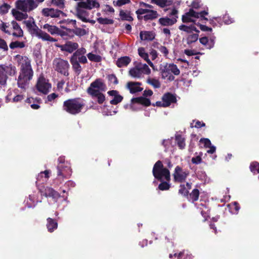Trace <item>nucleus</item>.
I'll return each instance as SVG.
<instances>
[{"label":"nucleus","instance_id":"39448f33","mask_svg":"<svg viewBox=\"0 0 259 259\" xmlns=\"http://www.w3.org/2000/svg\"><path fill=\"white\" fill-rule=\"evenodd\" d=\"M16 73V68L12 64L0 65V85L5 87L8 78V76H14Z\"/></svg>","mask_w":259,"mask_h":259},{"label":"nucleus","instance_id":"412c9836","mask_svg":"<svg viewBox=\"0 0 259 259\" xmlns=\"http://www.w3.org/2000/svg\"><path fill=\"white\" fill-rule=\"evenodd\" d=\"M132 103H137L145 107H148L151 105V103L149 99L141 96L133 98L131 100Z\"/></svg>","mask_w":259,"mask_h":259},{"label":"nucleus","instance_id":"ddd939ff","mask_svg":"<svg viewBox=\"0 0 259 259\" xmlns=\"http://www.w3.org/2000/svg\"><path fill=\"white\" fill-rule=\"evenodd\" d=\"M78 46L79 45L77 42L67 41L65 44L59 45L58 47L62 51L72 53L78 49Z\"/></svg>","mask_w":259,"mask_h":259},{"label":"nucleus","instance_id":"603ef678","mask_svg":"<svg viewBox=\"0 0 259 259\" xmlns=\"http://www.w3.org/2000/svg\"><path fill=\"white\" fill-rule=\"evenodd\" d=\"M162 78L163 79L166 78V77L171 74L170 70H169V67L168 65H166L163 69H161V71Z\"/></svg>","mask_w":259,"mask_h":259},{"label":"nucleus","instance_id":"cd10ccee","mask_svg":"<svg viewBox=\"0 0 259 259\" xmlns=\"http://www.w3.org/2000/svg\"><path fill=\"white\" fill-rule=\"evenodd\" d=\"M47 227L49 232L52 233L57 229L58 223L56 220L51 218L47 219Z\"/></svg>","mask_w":259,"mask_h":259},{"label":"nucleus","instance_id":"20e7f679","mask_svg":"<svg viewBox=\"0 0 259 259\" xmlns=\"http://www.w3.org/2000/svg\"><path fill=\"white\" fill-rule=\"evenodd\" d=\"M25 22L29 32L31 34L35 35L38 38H41L45 41H49L51 42H56L57 41L56 38L50 36V35L47 33L40 29L34 24V22H33V24L29 21H25Z\"/></svg>","mask_w":259,"mask_h":259},{"label":"nucleus","instance_id":"ea45409f","mask_svg":"<svg viewBox=\"0 0 259 259\" xmlns=\"http://www.w3.org/2000/svg\"><path fill=\"white\" fill-rule=\"evenodd\" d=\"M76 51L71 56V58H75L77 59L78 57H80L81 56H84V55L86 53V50L84 48H81L80 49H77L75 50Z\"/></svg>","mask_w":259,"mask_h":259},{"label":"nucleus","instance_id":"c756f323","mask_svg":"<svg viewBox=\"0 0 259 259\" xmlns=\"http://www.w3.org/2000/svg\"><path fill=\"white\" fill-rule=\"evenodd\" d=\"M138 54L139 56L144 59V60H145L151 67H154L153 63L149 59L148 54L145 52L144 48H139L138 49Z\"/></svg>","mask_w":259,"mask_h":259},{"label":"nucleus","instance_id":"4c0bfd02","mask_svg":"<svg viewBox=\"0 0 259 259\" xmlns=\"http://www.w3.org/2000/svg\"><path fill=\"white\" fill-rule=\"evenodd\" d=\"M119 16L122 20L132 21L133 20V17L131 16L130 13H126L123 10H120L119 12Z\"/></svg>","mask_w":259,"mask_h":259},{"label":"nucleus","instance_id":"a18cd8bd","mask_svg":"<svg viewBox=\"0 0 259 259\" xmlns=\"http://www.w3.org/2000/svg\"><path fill=\"white\" fill-rule=\"evenodd\" d=\"M138 65L140 67L139 68L141 70L142 74L144 73L148 75L150 74L151 70L147 64L139 63Z\"/></svg>","mask_w":259,"mask_h":259},{"label":"nucleus","instance_id":"4be33fe9","mask_svg":"<svg viewBox=\"0 0 259 259\" xmlns=\"http://www.w3.org/2000/svg\"><path fill=\"white\" fill-rule=\"evenodd\" d=\"M11 24L13 30L15 31L12 33L13 36L17 37H21L23 36V31L20 27L18 23L13 20L11 22Z\"/></svg>","mask_w":259,"mask_h":259},{"label":"nucleus","instance_id":"5701e85b","mask_svg":"<svg viewBox=\"0 0 259 259\" xmlns=\"http://www.w3.org/2000/svg\"><path fill=\"white\" fill-rule=\"evenodd\" d=\"M50 170H46L44 171H41L38 174L36 177V184L37 185L39 182L44 183L47 181L50 177Z\"/></svg>","mask_w":259,"mask_h":259},{"label":"nucleus","instance_id":"09e8293b","mask_svg":"<svg viewBox=\"0 0 259 259\" xmlns=\"http://www.w3.org/2000/svg\"><path fill=\"white\" fill-rule=\"evenodd\" d=\"M51 4L58 8L63 9L65 8L64 0H51Z\"/></svg>","mask_w":259,"mask_h":259},{"label":"nucleus","instance_id":"c85d7f7f","mask_svg":"<svg viewBox=\"0 0 259 259\" xmlns=\"http://www.w3.org/2000/svg\"><path fill=\"white\" fill-rule=\"evenodd\" d=\"M89 13L85 10L76 8V16L77 17L84 22L89 21V19H87L89 16Z\"/></svg>","mask_w":259,"mask_h":259},{"label":"nucleus","instance_id":"f03ea898","mask_svg":"<svg viewBox=\"0 0 259 259\" xmlns=\"http://www.w3.org/2000/svg\"><path fill=\"white\" fill-rule=\"evenodd\" d=\"M152 174L154 178L161 182L158 185V189L161 191L168 190L170 188L169 182L170 180L169 170L164 167L160 160L157 161L154 165Z\"/></svg>","mask_w":259,"mask_h":259},{"label":"nucleus","instance_id":"e433bc0d","mask_svg":"<svg viewBox=\"0 0 259 259\" xmlns=\"http://www.w3.org/2000/svg\"><path fill=\"white\" fill-rule=\"evenodd\" d=\"M175 140L177 141L178 147L181 149H183L185 147V139L180 135H177L175 137Z\"/></svg>","mask_w":259,"mask_h":259},{"label":"nucleus","instance_id":"e2e57ef3","mask_svg":"<svg viewBox=\"0 0 259 259\" xmlns=\"http://www.w3.org/2000/svg\"><path fill=\"white\" fill-rule=\"evenodd\" d=\"M202 153H200L199 155L194 157L192 158L191 161L193 164H198L201 162L202 158H201Z\"/></svg>","mask_w":259,"mask_h":259},{"label":"nucleus","instance_id":"9d476101","mask_svg":"<svg viewBox=\"0 0 259 259\" xmlns=\"http://www.w3.org/2000/svg\"><path fill=\"white\" fill-rule=\"evenodd\" d=\"M36 87L39 92L44 94H47L49 89L51 88V84L49 83L48 80H47L43 76H41L38 79Z\"/></svg>","mask_w":259,"mask_h":259},{"label":"nucleus","instance_id":"393cba45","mask_svg":"<svg viewBox=\"0 0 259 259\" xmlns=\"http://www.w3.org/2000/svg\"><path fill=\"white\" fill-rule=\"evenodd\" d=\"M176 18H169L167 17L160 18L158 20V23L161 26H171L177 22Z\"/></svg>","mask_w":259,"mask_h":259},{"label":"nucleus","instance_id":"58836bf2","mask_svg":"<svg viewBox=\"0 0 259 259\" xmlns=\"http://www.w3.org/2000/svg\"><path fill=\"white\" fill-rule=\"evenodd\" d=\"M199 35L197 33H193L189 35L187 38V44L189 45L192 44L193 42H196L198 39Z\"/></svg>","mask_w":259,"mask_h":259},{"label":"nucleus","instance_id":"680f3d73","mask_svg":"<svg viewBox=\"0 0 259 259\" xmlns=\"http://www.w3.org/2000/svg\"><path fill=\"white\" fill-rule=\"evenodd\" d=\"M10 6L7 4H4L0 7V14H5L8 13Z\"/></svg>","mask_w":259,"mask_h":259},{"label":"nucleus","instance_id":"bb28decb","mask_svg":"<svg viewBox=\"0 0 259 259\" xmlns=\"http://www.w3.org/2000/svg\"><path fill=\"white\" fill-rule=\"evenodd\" d=\"M131 59L128 56H123L119 58L116 64L119 68L126 67L131 62Z\"/></svg>","mask_w":259,"mask_h":259},{"label":"nucleus","instance_id":"49530a36","mask_svg":"<svg viewBox=\"0 0 259 259\" xmlns=\"http://www.w3.org/2000/svg\"><path fill=\"white\" fill-rule=\"evenodd\" d=\"M26 103L30 104V107L33 109H38L40 108V106L35 103L34 98H28L25 100Z\"/></svg>","mask_w":259,"mask_h":259},{"label":"nucleus","instance_id":"79ce46f5","mask_svg":"<svg viewBox=\"0 0 259 259\" xmlns=\"http://www.w3.org/2000/svg\"><path fill=\"white\" fill-rule=\"evenodd\" d=\"M249 169L250 171L254 174L259 173V163L257 161L251 162Z\"/></svg>","mask_w":259,"mask_h":259},{"label":"nucleus","instance_id":"7c9ffc66","mask_svg":"<svg viewBox=\"0 0 259 259\" xmlns=\"http://www.w3.org/2000/svg\"><path fill=\"white\" fill-rule=\"evenodd\" d=\"M70 62L72 65V69L78 74H80L82 70V68L78 61V60L75 58H70Z\"/></svg>","mask_w":259,"mask_h":259},{"label":"nucleus","instance_id":"338daca9","mask_svg":"<svg viewBox=\"0 0 259 259\" xmlns=\"http://www.w3.org/2000/svg\"><path fill=\"white\" fill-rule=\"evenodd\" d=\"M223 20L226 24H230L234 22L233 19L231 18L228 14L224 15Z\"/></svg>","mask_w":259,"mask_h":259},{"label":"nucleus","instance_id":"7ed1b4c3","mask_svg":"<svg viewBox=\"0 0 259 259\" xmlns=\"http://www.w3.org/2000/svg\"><path fill=\"white\" fill-rule=\"evenodd\" d=\"M85 106V100L81 98L69 99L64 101L63 109L71 115H76L81 112Z\"/></svg>","mask_w":259,"mask_h":259},{"label":"nucleus","instance_id":"3c124183","mask_svg":"<svg viewBox=\"0 0 259 259\" xmlns=\"http://www.w3.org/2000/svg\"><path fill=\"white\" fill-rule=\"evenodd\" d=\"M107 78L110 84L112 83L114 85H116L118 83V79L114 74L108 75Z\"/></svg>","mask_w":259,"mask_h":259},{"label":"nucleus","instance_id":"c9c22d12","mask_svg":"<svg viewBox=\"0 0 259 259\" xmlns=\"http://www.w3.org/2000/svg\"><path fill=\"white\" fill-rule=\"evenodd\" d=\"M199 194L200 192L199 190L194 189L190 193H189L188 197L190 198V200H191L192 202H194L198 200Z\"/></svg>","mask_w":259,"mask_h":259},{"label":"nucleus","instance_id":"6e6552de","mask_svg":"<svg viewBox=\"0 0 259 259\" xmlns=\"http://www.w3.org/2000/svg\"><path fill=\"white\" fill-rule=\"evenodd\" d=\"M172 175L175 183H181L185 182L187 177L189 175V172L188 170L184 171L181 166L178 165L175 167Z\"/></svg>","mask_w":259,"mask_h":259},{"label":"nucleus","instance_id":"aec40b11","mask_svg":"<svg viewBox=\"0 0 259 259\" xmlns=\"http://www.w3.org/2000/svg\"><path fill=\"white\" fill-rule=\"evenodd\" d=\"M162 101L163 102L165 106L168 107L171 103H175L177 102V99L175 95L170 93H165L162 97Z\"/></svg>","mask_w":259,"mask_h":259},{"label":"nucleus","instance_id":"b1692460","mask_svg":"<svg viewBox=\"0 0 259 259\" xmlns=\"http://www.w3.org/2000/svg\"><path fill=\"white\" fill-rule=\"evenodd\" d=\"M74 27V29H68V33L71 34H69L70 37H73L74 34L79 37L83 36L87 34L85 29L77 27L76 26Z\"/></svg>","mask_w":259,"mask_h":259},{"label":"nucleus","instance_id":"dca6fc26","mask_svg":"<svg viewBox=\"0 0 259 259\" xmlns=\"http://www.w3.org/2000/svg\"><path fill=\"white\" fill-rule=\"evenodd\" d=\"M97 90L100 91H105L107 89L105 83L101 78H97L92 82L87 89Z\"/></svg>","mask_w":259,"mask_h":259},{"label":"nucleus","instance_id":"052dcab7","mask_svg":"<svg viewBox=\"0 0 259 259\" xmlns=\"http://www.w3.org/2000/svg\"><path fill=\"white\" fill-rule=\"evenodd\" d=\"M182 20L183 23H195V20L191 18V17L187 15V12L182 16Z\"/></svg>","mask_w":259,"mask_h":259},{"label":"nucleus","instance_id":"f704fd0d","mask_svg":"<svg viewBox=\"0 0 259 259\" xmlns=\"http://www.w3.org/2000/svg\"><path fill=\"white\" fill-rule=\"evenodd\" d=\"M59 23L63 24L61 26V27L62 28L66 29L67 31L68 32L69 29L67 28V26L70 24H72L73 26V27H75V25H76V21L75 20L67 19L60 21L59 22Z\"/></svg>","mask_w":259,"mask_h":259},{"label":"nucleus","instance_id":"c03bdc74","mask_svg":"<svg viewBox=\"0 0 259 259\" xmlns=\"http://www.w3.org/2000/svg\"><path fill=\"white\" fill-rule=\"evenodd\" d=\"M25 46V44L23 41H15L11 42L9 46L11 49H14L15 48H23Z\"/></svg>","mask_w":259,"mask_h":259},{"label":"nucleus","instance_id":"0eeeda50","mask_svg":"<svg viewBox=\"0 0 259 259\" xmlns=\"http://www.w3.org/2000/svg\"><path fill=\"white\" fill-rule=\"evenodd\" d=\"M16 8L27 13L32 11L37 7L34 0H18L15 3Z\"/></svg>","mask_w":259,"mask_h":259},{"label":"nucleus","instance_id":"6e6d98bb","mask_svg":"<svg viewBox=\"0 0 259 259\" xmlns=\"http://www.w3.org/2000/svg\"><path fill=\"white\" fill-rule=\"evenodd\" d=\"M180 189L179 190V193L182 195H183L184 196L188 198L189 191L186 189L185 185L181 184L180 185Z\"/></svg>","mask_w":259,"mask_h":259},{"label":"nucleus","instance_id":"bf43d9fd","mask_svg":"<svg viewBox=\"0 0 259 259\" xmlns=\"http://www.w3.org/2000/svg\"><path fill=\"white\" fill-rule=\"evenodd\" d=\"M0 50L7 52L8 50V46L5 40L0 38Z\"/></svg>","mask_w":259,"mask_h":259},{"label":"nucleus","instance_id":"2eb2a0df","mask_svg":"<svg viewBox=\"0 0 259 259\" xmlns=\"http://www.w3.org/2000/svg\"><path fill=\"white\" fill-rule=\"evenodd\" d=\"M42 14L44 16H50L52 18H57L61 14L64 15V13L61 10L54 9L53 8H44L42 10Z\"/></svg>","mask_w":259,"mask_h":259},{"label":"nucleus","instance_id":"8fccbe9b","mask_svg":"<svg viewBox=\"0 0 259 259\" xmlns=\"http://www.w3.org/2000/svg\"><path fill=\"white\" fill-rule=\"evenodd\" d=\"M169 67V70L175 75H178L180 73V71L177 66L173 63L167 64Z\"/></svg>","mask_w":259,"mask_h":259},{"label":"nucleus","instance_id":"f8f14e48","mask_svg":"<svg viewBox=\"0 0 259 259\" xmlns=\"http://www.w3.org/2000/svg\"><path fill=\"white\" fill-rule=\"evenodd\" d=\"M87 93L93 98H96L99 104H102L106 100L104 94L101 93V91L97 90L87 89Z\"/></svg>","mask_w":259,"mask_h":259},{"label":"nucleus","instance_id":"a19ab883","mask_svg":"<svg viewBox=\"0 0 259 259\" xmlns=\"http://www.w3.org/2000/svg\"><path fill=\"white\" fill-rule=\"evenodd\" d=\"M88 59L95 62H100L102 61V57L98 55L94 54L92 53H89L87 55Z\"/></svg>","mask_w":259,"mask_h":259},{"label":"nucleus","instance_id":"de8ad7c7","mask_svg":"<svg viewBox=\"0 0 259 259\" xmlns=\"http://www.w3.org/2000/svg\"><path fill=\"white\" fill-rule=\"evenodd\" d=\"M9 26V23L2 21V23L0 24V30L3 32L10 35L11 34V31L8 29Z\"/></svg>","mask_w":259,"mask_h":259},{"label":"nucleus","instance_id":"9b49d317","mask_svg":"<svg viewBox=\"0 0 259 259\" xmlns=\"http://www.w3.org/2000/svg\"><path fill=\"white\" fill-rule=\"evenodd\" d=\"M40 192L41 195L46 197H51L55 201H57L60 197V194L54 189L50 187H47L43 190L40 189Z\"/></svg>","mask_w":259,"mask_h":259},{"label":"nucleus","instance_id":"37998d69","mask_svg":"<svg viewBox=\"0 0 259 259\" xmlns=\"http://www.w3.org/2000/svg\"><path fill=\"white\" fill-rule=\"evenodd\" d=\"M97 20L99 23L103 25L113 24L114 23L113 19L107 18L99 17L97 18Z\"/></svg>","mask_w":259,"mask_h":259},{"label":"nucleus","instance_id":"f257e3e1","mask_svg":"<svg viewBox=\"0 0 259 259\" xmlns=\"http://www.w3.org/2000/svg\"><path fill=\"white\" fill-rule=\"evenodd\" d=\"M16 58L18 59V63L20 65L19 75L17 79V85L19 88L25 90L33 76L31 61L27 57L20 55H16Z\"/></svg>","mask_w":259,"mask_h":259},{"label":"nucleus","instance_id":"423d86ee","mask_svg":"<svg viewBox=\"0 0 259 259\" xmlns=\"http://www.w3.org/2000/svg\"><path fill=\"white\" fill-rule=\"evenodd\" d=\"M139 20L143 19L144 21L153 20L158 18L159 14L156 11L140 8L136 11Z\"/></svg>","mask_w":259,"mask_h":259},{"label":"nucleus","instance_id":"69168bd1","mask_svg":"<svg viewBox=\"0 0 259 259\" xmlns=\"http://www.w3.org/2000/svg\"><path fill=\"white\" fill-rule=\"evenodd\" d=\"M178 259H192V258L191 254H185L184 251H182L178 254Z\"/></svg>","mask_w":259,"mask_h":259},{"label":"nucleus","instance_id":"6ab92c4d","mask_svg":"<svg viewBox=\"0 0 259 259\" xmlns=\"http://www.w3.org/2000/svg\"><path fill=\"white\" fill-rule=\"evenodd\" d=\"M43 28L47 29L48 31L52 35L58 34L62 36L66 35V32L61 31L58 27L56 26L51 25L49 24H45L43 26Z\"/></svg>","mask_w":259,"mask_h":259},{"label":"nucleus","instance_id":"774afa93","mask_svg":"<svg viewBox=\"0 0 259 259\" xmlns=\"http://www.w3.org/2000/svg\"><path fill=\"white\" fill-rule=\"evenodd\" d=\"M152 3L156 4L161 8L165 7L166 0H151Z\"/></svg>","mask_w":259,"mask_h":259},{"label":"nucleus","instance_id":"2f4dec72","mask_svg":"<svg viewBox=\"0 0 259 259\" xmlns=\"http://www.w3.org/2000/svg\"><path fill=\"white\" fill-rule=\"evenodd\" d=\"M199 41L202 45H204L206 48L208 49L212 48L214 46V40L211 39L209 41L208 37L206 36L200 38Z\"/></svg>","mask_w":259,"mask_h":259},{"label":"nucleus","instance_id":"4468645a","mask_svg":"<svg viewBox=\"0 0 259 259\" xmlns=\"http://www.w3.org/2000/svg\"><path fill=\"white\" fill-rule=\"evenodd\" d=\"M58 161L59 162V164L57 166V176L58 177H62L64 178L65 177V174H64V171L66 170H70V167L67 165L64 166L63 164H65V158L64 156H60L58 159Z\"/></svg>","mask_w":259,"mask_h":259},{"label":"nucleus","instance_id":"f3484780","mask_svg":"<svg viewBox=\"0 0 259 259\" xmlns=\"http://www.w3.org/2000/svg\"><path fill=\"white\" fill-rule=\"evenodd\" d=\"M107 94L110 96L114 97L113 99L110 101L111 105H116L120 103L123 99V97L119 95V92L117 90L109 91L107 92Z\"/></svg>","mask_w":259,"mask_h":259},{"label":"nucleus","instance_id":"13d9d810","mask_svg":"<svg viewBox=\"0 0 259 259\" xmlns=\"http://www.w3.org/2000/svg\"><path fill=\"white\" fill-rule=\"evenodd\" d=\"M93 6H92V7L90 6L87 2H80L78 3L77 8H79L81 9L83 8L88 10H91L93 9Z\"/></svg>","mask_w":259,"mask_h":259},{"label":"nucleus","instance_id":"473e14b6","mask_svg":"<svg viewBox=\"0 0 259 259\" xmlns=\"http://www.w3.org/2000/svg\"><path fill=\"white\" fill-rule=\"evenodd\" d=\"M12 13L15 19L18 21L26 19L28 17V15L26 13H23L14 9L12 10Z\"/></svg>","mask_w":259,"mask_h":259},{"label":"nucleus","instance_id":"1a4fd4ad","mask_svg":"<svg viewBox=\"0 0 259 259\" xmlns=\"http://www.w3.org/2000/svg\"><path fill=\"white\" fill-rule=\"evenodd\" d=\"M54 62L56 63V71L64 76H67L69 75V64L67 61L62 59H58L55 60Z\"/></svg>","mask_w":259,"mask_h":259},{"label":"nucleus","instance_id":"72a5a7b5","mask_svg":"<svg viewBox=\"0 0 259 259\" xmlns=\"http://www.w3.org/2000/svg\"><path fill=\"white\" fill-rule=\"evenodd\" d=\"M138 64L134 68L131 69L129 71V74L135 78H140L142 76V73Z\"/></svg>","mask_w":259,"mask_h":259},{"label":"nucleus","instance_id":"864d4df0","mask_svg":"<svg viewBox=\"0 0 259 259\" xmlns=\"http://www.w3.org/2000/svg\"><path fill=\"white\" fill-rule=\"evenodd\" d=\"M157 48L165 57H167L169 54V51L166 47L160 45L159 46H157Z\"/></svg>","mask_w":259,"mask_h":259},{"label":"nucleus","instance_id":"a878e982","mask_svg":"<svg viewBox=\"0 0 259 259\" xmlns=\"http://www.w3.org/2000/svg\"><path fill=\"white\" fill-rule=\"evenodd\" d=\"M155 33L152 31H141L140 33V37L142 40L151 41L155 38Z\"/></svg>","mask_w":259,"mask_h":259},{"label":"nucleus","instance_id":"4d7b16f0","mask_svg":"<svg viewBox=\"0 0 259 259\" xmlns=\"http://www.w3.org/2000/svg\"><path fill=\"white\" fill-rule=\"evenodd\" d=\"M130 3H131L130 0H117L113 2V5L115 7H121Z\"/></svg>","mask_w":259,"mask_h":259},{"label":"nucleus","instance_id":"5fc2aeb1","mask_svg":"<svg viewBox=\"0 0 259 259\" xmlns=\"http://www.w3.org/2000/svg\"><path fill=\"white\" fill-rule=\"evenodd\" d=\"M147 82L152 85L155 88H159L160 87V83L158 80L155 78L148 79Z\"/></svg>","mask_w":259,"mask_h":259},{"label":"nucleus","instance_id":"0e129e2a","mask_svg":"<svg viewBox=\"0 0 259 259\" xmlns=\"http://www.w3.org/2000/svg\"><path fill=\"white\" fill-rule=\"evenodd\" d=\"M201 143L203 144L205 148H208L210 147L211 143L209 139L207 138H201L199 141Z\"/></svg>","mask_w":259,"mask_h":259},{"label":"nucleus","instance_id":"a211bd4d","mask_svg":"<svg viewBox=\"0 0 259 259\" xmlns=\"http://www.w3.org/2000/svg\"><path fill=\"white\" fill-rule=\"evenodd\" d=\"M142 83L140 82L129 81L126 84V88L131 94H135L143 91V88L140 86Z\"/></svg>","mask_w":259,"mask_h":259}]
</instances>
